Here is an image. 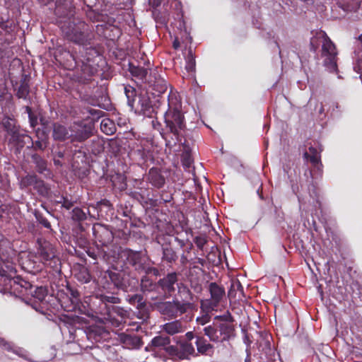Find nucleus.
Listing matches in <instances>:
<instances>
[{
  "label": "nucleus",
  "instance_id": "79ce46f5",
  "mask_svg": "<svg viewBox=\"0 0 362 362\" xmlns=\"http://www.w3.org/2000/svg\"><path fill=\"white\" fill-rule=\"evenodd\" d=\"M170 339L169 337L164 336H157L153 338L151 340V345L155 347H163L165 350V348L170 345Z\"/></svg>",
  "mask_w": 362,
  "mask_h": 362
},
{
  "label": "nucleus",
  "instance_id": "864d4df0",
  "mask_svg": "<svg viewBox=\"0 0 362 362\" xmlns=\"http://www.w3.org/2000/svg\"><path fill=\"white\" fill-rule=\"evenodd\" d=\"M194 242L200 250H203L204 246L207 243L206 237L204 235L197 236L194 239Z\"/></svg>",
  "mask_w": 362,
  "mask_h": 362
},
{
  "label": "nucleus",
  "instance_id": "cd10ccee",
  "mask_svg": "<svg viewBox=\"0 0 362 362\" xmlns=\"http://www.w3.org/2000/svg\"><path fill=\"white\" fill-rule=\"evenodd\" d=\"M185 327L180 320H173L163 325V331L168 334L174 335L185 332Z\"/></svg>",
  "mask_w": 362,
  "mask_h": 362
},
{
  "label": "nucleus",
  "instance_id": "f03ea898",
  "mask_svg": "<svg viewBox=\"0 0 362 362\" xmlns=\"http://www.w3.org/2000/svg\"><path fill=\"white\" fill-rule=\"evenodd\" d=\"M232 316L228 315L216 316L214 321L205 326L203 329L204 336L208 337L207 340L203 335H197L195 345L197 347V356H211L214 353L213 343H222L229 341L235 336V327L233 323Z\"/></svg>",
  "mask_w": 362,
  "mask_h": 362
},
{
  "label": "nucleus",
  "instance_id": "4468645a",
  "mask_svg": "<svg viewBox=\"0 0 362 362\" xmlns=\"http://www.w3.org/2000/svg\"><path fill=\"white\" fill-rule=\"evenodd\" d=\"M92 230L95 241L98 242L102 247L110 245L113 241L114 235L108 226L101 223H95Z\"/></svg>",
  "mask_w": 362,
  "mask_h": 362
},
{
  "label": "nucleus",
  "instance_id": "5fc2aeb1",
  "mask_svg": "<svg viewBox=\"0 0 362 362\" xmlns=\"http://www.w3.org/2000/svg\"><path fill=\"white\" fill-rule=\"evenodd\" d=\"M61 200L62 207L66 209H70L74 206V202L66 197L61 196Z\"/></svg>",
  "mask_w": 362,
  "mask_h": 362
},
{
  "label": "nucleus",
  "instance_id": "7c9ffc66",
  "mask_svg": "<svg viewBox=\"0 0 362 362\" xmlns=\"http://www.w3.org/2000/svg\"><path fill=\"white\" fill-rule=\"evenodd\" d=\"M303 156L307 162L310 161L315 168H319V165H322L320 153L315 147L310 146L308 151H305Z\"/></svg>",
  "mask_w": 362,
  "mask_h": 362
},
{
  "label": "nucleus",
  "instance_id": "58836bf2",
  "mask_svg": "<svg viewBox=\"0 0 362 362\" xmlns=\"http://www.w3.org/2000/svg\"><path fill=\"white\" fill-rule=\"evenodd\" d=\"M38 178L39 177L35 174H28L23 177L20 181L21 188L25 189L30 187H34Z\"/></svg>",
  "mask_w": 362,
  "mask_h": 362
},
{
  "label": "nucleus",
  "instance_id": "37998d69",
  "mask_svg": "<svg viewBox=\"0 0 362 362\" xmlns=\"http://www.w3.org/2000/svg\"><path fill=\"white\" fill-rule=\"evenodd\" d=\"M33 214L37 220V221L42 225L45 228L49 231H52V225L49 221L47 217L44 216L42 213L39 211L38 210H35Z\"/></svg>",
  "mask_w": 362,
  "mask_h": 362
},
{
  "label": "nucleus",
  "instance_id": "8fccbe9b",
  "mask_svg": "<svg viewBox=\"0 0 362 362\" xmlns=\"http://www.w3.org/2000/svg\"><path fill=\"white\" fill-rule=\"evenodd\" d=\"M201 312L202 313V316L197 317L196 322L198 325L204 326L210 322V320H211V316L209 315L210 312H206V311L202 310H201Z\"/></svg>",
  "mask_w": 362,
  "mask_h": 362
},
{
  "label": "nucleus",
  "instance_id": "c85d7f7f",
  "mask_svg": "<svg viewBox=\"0 0 362 362\" xmlns=\"http://www.w3.org/2000/svg\"><path fill=\"white\" fill-rule=\"evenodd\" d=\"M129 71L132 76L136 78V80L139 81L141 83L147 82V69L139 66H135L132 63H129Z\"/></svg>",
  "mask_w": 362,
  "mask_h": 362
},
{
  "label": "nucleus",
  "instance_id": "f704fd0d",
  "mask_svg": "<svg viewBox=\"0 0 362 362\" xmlns=\"http://www.w3.org/2000/svg\"><path fill=\"white\" fill-rule=\"evenodd\" d=\"M97 54V50L91 45L83 47L79 51V54L75 59H84L86 62H92L93 58Z\"/></svg>",
  "mask_w": 362,
  "mask_h": 362
},
{
  "label": "nucleus",
  "instance_id": "a19ab883",
  "mask_svg": "<svg viewBox=\"0 0 362 362\" xmlns=\"http://www.w3.org/2000/svg\"><path fill=\"white\" fill-rule=\"evenodd\" d=\"M87 213H88L89 216L91 217L88 209H87V212H86L83 209L79 207H75L71 211V218L74 221L81 223V221L87 219Z\"/></svg>",
  "mask_w": 362,
  "mask_h": 362
},
{
  "label": "nucleus",
  "instance_id": "72a5a7b5",
  "mask_svg": "<svg viewBox=\"0 0 362 362\" xmlns=\"http://www.w3.org/2000/svg\"><path fill=\"white\" fill-rule=\"evenodd\" d=\"M148 179L150 183L157 188H161L165 182L164 177L153 168L150 170Z\"/></svg>",
  "mask_w": 362,
  "mask_h": 362
},
{
  "label": "nucleus",
  "instance_id": "a878e982",
  "mask_svg": "<svg viewBox=\"0 0 362 362\" xmlns=\"http://www.w3.org/2000/svg\"><path fill=\"white\" fill-rule=\"evenodd\" d=\"M52 129V137L54 141H64L70 139V132L65 126L56 122L53 124Z\"/></svg>",
  "mask_w": 362,
  "mask_h": 362
},
{
  "label": "nucleus",
  "instance_id": "774afa93",
  "mask_svg": "<svg viewBox=\"0 0 362 362\" xmlns=\"http://www.w3.org/2000/svg\"><path fill=\"white\" fill-rule=\"evenodd\" d=\"M81 275L82 276H81L82 281H83L85 283H87L89 281L90 275L88 274V272L81 273Z\"/></svg>",
  "mask_w": 362,
  "mask_h": 362
},
{
  "label": "nucleus",
  "instance_id": "20e7f679",
  "mask_svg": "<svg viewBox=\"0 0 362 362\" xmlns=\"http://www.w3.org/2000/svg\"><path fill=\"white\" fill-rule=\"evenodd\" d=\"M317 40H321L322 45V57L324 58V65L331 72L335 71L337 69V52L335 45L332 42L330 38L327 36L325 32L320 30L317 33L316 36L310 40V49L314 52L317 48V45H315Z\"/></svg>",
  "mask_w": 362,
  "mask_h": 362
},
{
  "label": "nucleus",
  "instance_id": "dca6fc26",
  "mask_svg": "<svg viewBox=\"0 0 362 362\" xmlns=\"http://www.w3.org/2000/svg\"><path fill=\"white\" fill-rule=\"evenodd\" d=\"M126 300L130 305L136 306L141 319L146 320L148 318L147 303L143 293L128 294Z\"/></svg>",
  "mask_w": 362,
  "mask_h": 362
},
{
  "label": "nucleus",
  "instance_id": "6ab92c4d",
  "mask_svg": "<svg viewBox=\"0 0 362 362\" xmlns=\"http://www.w3.org/2000/svg\"><path fill=\"white\" fill-rule=\"evenodd\" d=\"M123 250L118 245L110 244L99 250V256L105 262H116L119 257H122V251Z\"/></svg>",
  "mask_w": 362,
  "mask_h": 362
},
{
  "label": "nucleus",
  "instance_id": "338daca9",
  "mask_svg": "<svg viewBox=\"0 0 362 362\" xmlns=\"http://www.w3.org/2000/svg\"><path fill=\"white\" fill-rule=\"evenodd\" d=\"M88 255L90 257H92L93 259L96 260L98 259V257H100L101 258L100 256H99V252H98V254H96L95 252L93 251H90L88 250Z\"/></svg>",
  "mask_w": 362,
  "mask_h": 362
},
{
  "label": "nucleus",
  "instance_id": "0e129e2a",
  "mask_svg": "<svg viewBox=\"0 0 362 362\" xmlns=\"http://www.w3.org/2000/svg\"><path fill=\"white\" fill-rule=\"evenodd\" d=\"M175 240L178 243V245L180 246V247H184L187 245V240L180 239L177 237L175 238Z\"/></svg>",
  "mask_w": 362,
  "mask_h": 362
},
{
  "label": "nucleus",
  "instance_id": "bf43d9fd",
  "mask_svg": "<svg viewBox=\"0 0 362 362\" xmlns=\"http://www.w3.org/2000/svg\"><path fill=\"white\" fill-rule=\"evenodd\" d=\"M182 163L185 167L189 168L192 163L191 156L188 154L185 155L183 157Z\"/></svg>",
  "mask_w": 362,
  "mask_h": 362
},
{
  "label": "nucleus",
  "instance_id": "e2e57ef3",
  "mask_svg": "<svg viewBox=\"0 0 362 362\" xmlns=\"http://www.w3.org/2000/svg\"><path fill=\"white\" fill-rule=\"evenodd\" d=\"M28 230L32 233H35L37 230L35 223H29L28 225Z\"/></svg>",
  "mask_w": 362,
  "mask_h": 362
},
{
  "label": "nucleus",
  "instance_id": "5701e85b",
  "mask_svg": "<svg viewBox=\"0 0 362 362\" xmlns=\"http://www.w3.org/2000/svg\"><path fill=\"white\" fill-rule=\"evenodd\" d=\"M0 348L8 352H12L19 357L27 359L28 352L26 350L23 348L17 346L13 342L9 341L1 337H0Z\"/></svg>",
  "mask_w": 362,
  "mask_h": 362
},
{
  "label": "nucleus",
  "instance_id": "423d86ee",
  "mask_svg": "<svg viewBox=\"0 0 362 362\" xmlns=\"http://www.w3.org/2000/svg\"><path fill=\"white\" fill-rule=\"evenodd\" d=\"M28 286L25 279L18 276L13 277L4 269H0V292L18 297L19 293L25 291Z\"/></svg>",
  "mask_w": 362,
  "mask_h": 362
},
{
  "label": "nucleus",
  "instance_id": "f3484780",
  "mask_svg": "<svg viewBox=\"0 0 362 362\" xmlns=\"http://www.w3.org/2000/svg\"><path fill=\"white\" fill-rule=\"evenodd\" d=\"M29 286H26L25 291L19 293L18 297L22 298L26 303L30 300L32 298H36L40 301L43 300L47 294V290L42 286H35L27 281Z\"/></svg>",
  "mask_w": 362,
  "mask_h": 362
},
{
  "label": "nucleus",
  "instance_id": "ea45409f",
  "mask_svg": "<svg viewBox=\"0 0 362 362\" xmlns=\"http://www.w3.org/2000/svg\"><path fill=\"white\" fill-rule=\"evenodd\" d=\"M100 129L107 135H112L116 131V127L111 119H103L100 123Z\"/></svg>",
  "mask_w": 362,
  "mask_h": 362
},
{
  "label": "nucleus",
  "instance_id": "c9c22d12",
  "mask_svg": "<svg viewBox=\"0 0 362 362\" xmlns=\"http://www.w3.org/2000/svg\"><path fill=\"white\" fill-rule=\"evenodd\" d=\"M67 290L69 293L70 300L74 308H80V306L82 304L81 292L77 288L69 286H67Z\"/></svg>",
  "mask_w": 362,
  "mask_h": 362
},
{
  "label": "nucleus",
  "instance_id": "e433bc0d",
  "mask_svg": "<svg viewBox=\"0 0 362 362\" xmlns=\"http://www.w3.org/2000/svg\"><path fill=\"white\" fill-rule=\"evenodd\" d=\"M337 4L344 11L355 10L359 7L358 0H337Z\"/></svg>",
  "mask_w": 362,
  "mask_h": 362
},
{
  "label": "nucleus",
  "instance_id": "49530a36",
  "mask_svg": "<svg viewBox=\"0 0 362 362\" xmlns=\"http://www.w3.org/2000/svg\"><path fill=\"white\" fill-rule=\"evenodd\" d=\"M24 135H25V131L23 130L14 139H8V142L10 144H12L16 148V149L18 151H20L23 148Z\"/></svg>",
  "mask_w": 362,
  "mask_h": 362
},
{
  "label": "nucleus",
  "instance_id": "b1692460",
  "mask_svg": "<svg viewBox=\"0 0 362 362\" xmlns=\"http://www.w3.org/2000/svg\"><path fill=\"white\" fill-rule=\"evenodd\" d=\"M162 259L168 263L175 262L178 258L177 253L171 246L170 241L168 238H164V243L161 245Z\"/></svg>",
  "mask_w": 362,
  "mask_h": 362
},
{
  "label": "nucleus",
  "instance_id": "603ef678",
  "mask_svg": "<svg viewBox=\"0 0 362 362\" xmlns=\"http://www.w3.org/2000/svg\"><path fill=\"white\" fill-rule=\"evenodd\" d=\"M90 18L94 21L98 22H107V23H111L113 22L111 18H110L107 15H103L102 13H94L93 17L90 16Z\"/></svg>",
  "mask_w": 362,
  "mask_h": 362
},
{
  "label": "nucleus",
  "instance_id": "3c124183",
  "mask_svg": "<svg viewBox=\"0 0 362 362\" xmlns=\"http://www.w3.org/2000/svg\"><path fill=\"white\" fill-rule=\"evenodd\" d=\"M14 23L12 21L7 20L0 22V28L6 33H11L14 30Z\"/></svg>",
  "mask_w": 362,
  "mask_h": 362
},
{
  "label": "nucleus",
  "instance_id": "13d9d810",
  "mask_svg": "<svg viewBox=\"0 0 362 362\" xmlns=\"http://www.w3.org/2000/svg\"><path fill=\"white\" fill-rule=\"evenodd\" d=\"M197 335H200L199 334H194V332L192 331H189V332H187L185 337V340H182V341H189L191 342V341L193 339H195L197 340Z\"/></svg>",
  "mask_w": 362,
  "mask_h": 362
},
{
  "label": "nucleus",
  "instance_id": "2f4dec72",
  "mask_svg": "<svg viewBox=\"0 0 362 362\" xmlns=\"http://www.w3.org/2000/svg\"><path fill=\"white\" fill-rule=\"evenodd\" d=\"M147 82L149 84V87L156 91L158 95L164 93L167 90V82L160 76H155L153 80L147 81Z\"/></svg>",
  "mask_w": 362,
  "mask_h": 362
},
{
  "label": "nucleus",
  "instance_id": "9b49d317",
  "mask_svg": "<svg viewBox=\"0 0 362 362\" xmlns=\"http://www.w3.org/2000/svg\"><path fill=\"white\" fill-rule=\"evenodd\" d=\"M30 80L31 76L30 74H26L24 72L21 74L19 80L11 79L15 95L18 99L27 100L30 99Z\"/></svg>",
  "mask_w": 362,
  "mask_h": 362
},
{
  "label": "nucleus",
  "instance_id": "0eeeda50",
  "mask_svg": "<svg viewBox=\"0 0 362 362\" xmlns=\"http://www.w3.org/2000/svg\"><path fill=\"white\" fill-rule=\"evenodd\" d=\"M95 298L99 301V306L96 312L103 316L105 320H110L112 312L120 315H123L124 310L114 305L121 303V299L119 297L113 295L98 294Z\"/></svg>",
  "mask_w": 362,
  "mask_h": 362
},
{
  "label": "nucleus",
  "instance_id": "4be33fe9",
  "mask_svg": "<svg viewBox=\"0 0 362 362\" xmlns=\"http://www.w3.org/2000/svg\"><path fill=\"white\" fill-rule=\"evenodd\" d=\"M31 159L38 173L43 175L45 178L51 179L53 175L47 168V161L45 159L37 153L32 154Z\"/></svg>",
  "mask_w": 362,
  "mask_h": 362
},
{
  "label": "nucleus",
  "instance_id": "4d7b16f0",
  "mask_svg": "<svg viewBox=\"0 0 362 362\" xmlns=\"http://www.w3.org/2000/svg\"><path fill=\"white\" fill-rule=\"evenodd\" d=\"M88 112L90 115H92L93 117H96L98 119L100 118L104 115V112L99 110H95L93 108H89Z\"/></svg>",
  "mask_w": 362,
  "mask_h": 362
},
{
  "label": "nucleus",
  "instance_id": "9d476101",
  "mask_svg": "<svg viewBox=\"0 0 362 362\" xmlns=\"http://www.w3.org/2000/svg\"><path fill=\"white\" fill-rule=\"evenodd\" d=\"M209 291L211 298L202 300L200 309L206 312H211L216 310L221 300L225 296V289L216 282H211L209 285Z\"/></svg>",
  "mask_w": 362,
  "mask_h": 362
},
{
  "label": "nucleus",
  "instance_id": "a18cd8bd",
  "mask_svg": "<svg viewBox=\"0 0 362 362\" xmlns=\"http://www.w3.org/2000/svg\"><path fill=\"white\" fill-rule=\"evenodd\" d=\"M238 291L240 293L243 292V288L240 282L237 279L231 281L230 287L228 292V297L230 298H235Z\"/></svg>",
  "mask_w": 362,
  "mask_h": 362
},
{
  "label": "nucleus",
  "instance_id": "473e14b6",
  "mask_svg": "<svg viewBox=\"0 0 362 362\" xmlns=\"http://www.w3.org/2000/svg\"><path fill=\"white\" fill-rule=\"evenodd\" d=\"M158 288V281L154 282L147 275L143 276L141 277L140 282V289L143 294L156 291Z\"/></svg>",
  "mask_w": 362,
  "mask_h": 362
},
{
  "label": "nucleus",
  "instance_id": "de8ad7c7",
  "mask_svg": "<svg viewBox=\"0 0 362 362\" xmlns=\"http://www.w3.org/2000/svg\"><path fill=\"white\" fill-rule=\"evenodd\" d=\"M25 112L28 115L29 123L32 128H35V127L38 124V116L35 114L30 107L25 106Z\"/></svg>",
  "mask_w": 362,
  "mask_h": 362
},
{
  "label": "nucleus",
  "instance_id": "09e8293b",
  "mask_svg": "<svg viewBox=\"0 0 362 362\" xmlns=\"http://www.w3.org/2000/svg\"><path fill=\"white\" fill-rule=\"evenodd\" d=\"M107 335V332L101 327H93L89 333L90 337H93L95 340H100L103 335Z\"/></svg>",
  "mask_w": 362,
  "mask_h": 362
},
{
  "label": "nucleus",
  "instance_id": "69168bd1",
  "mask_svg": "<svg viewBox=\"0 0 362 362\" xmlns=\"http://www.w3.org/2000/svg\"><path fill=\"white\" fill-rule=\"evenodd\" d=\"M39 119L40 124L42 125L43 127H46L48 125L49 120L46 119L45 117L40 116Z\"/></svg>",
  "mask_w": 362,
  "mask_h": 362
},
{
  "label": "nucleus",
  "instance_id": "1a4fd4ad",
  "mask_svg": "<svg viewBox=\"0 0 362 362\" xmlns=\"http://www.w3.org/2000/svg\"><path fill=\"white\" fill-rule=\"evenodd\" d=\"M165 352L174 360H189L196 356V350L192 342L179 341L177 345L168 346Z\"/></svg>",
  "mask_w": 362,
  "mask_h": 362
},
{
  "label": "nucleus",
  "instance_id": "f8f14e48",
  "mask_svg": "<svg viewBox=\"0 0 362 362\" xmlns=\"http://www.w3.org/2000/svg\"><path fill=\"white\" fill-rule=\"evenodd\" d=\"M107 277L114 286L123 291L129 292L134 291V286L132 283H135V279H130L123 272H114L107 270L106 272Z\"/></svg>",
  "mask_w": 362,
  "mask_h": 362
},
{
  "label": "nucleus",
  "instance_id": "412c9836",
  "mask_svg": "<svg viewBox=\"0 0 362 362\" xmlns=\"http://www.w3.org/2000/svg\"><path fill=\"white\" fill-rule=\"evenodd\" d=\"M0 126L4 128L7 135L9 136V139H14L23 131L20 126L18 125L16 119L8 117L2 119Z\"/></svg>",
  "mask_w": 362,
  "mask_h": 362
},
{
  "label": "nucleus",
  "instance_id": "393cba45",
  "mask_svg": "<svg viewBox=\"0 0 362 362\" xmlns=\"http://www.w3.org/2000/svg\"><path fill=\"white\" fill-rule=\"evenodd\" d=\"M155 109L152 105L151 100L147 92L141 93V103L138 114L152 117Z\"/></svg>",
  "mask_w": 362,
  "mask_h": 362
},
{
  "label": "nucleus",
  "instance_id": "6e6d98bb",
  "mask_svg": "<svg viewBox=\"0 0 362 362\" xmlns=\"http://www.w3.org/2000/svg\"><path fill=\"white\" fill-rule=\"evenodd\" d=\"M265 349H267L266 351V354H267L269 356V359H272V358L275 356V350L271 347V344L269 343V341H266L265 342Z\"/></svg>",
  "mask_w": 362,
  "mask_h": 362
},
{
  "label": "nucleus",
  "instance_id": "bb28decb",
  "mask_svg": "<svg viewBox=\"0 0 362 362\" xmlns=\"http://www.w3.org/2000/svg\"><path fill=\"white\" fill-rule=\"evenodd\" d=\"M120 340L127 349H139L142 344L141 338L136 335L122 334L120 335Z\"/></svg>",
  "mask_w": 362,
  "mask_h": 362
},
{
  "label": "nucleus",
  "instance_id": "7ed1b4c3",
  "mask_svg": "<svg viewBox=\"0 0 362 362\" xmlns=\"http://www.w3.org/2000/svg\"><path fill=\"white\" fill-rule=\"evenodd\" d=\"M74 7L71 0H64L61 5L57 2L55 13L59 17L66 18L59 22V27L63 37L67 40L80 46L84 47L92 45L93 34L89 26L84 21L74 17Z\"/></svg>",
  "mask_w": 362,
  "mask_h": 362
},
{
  "label": "nucleus",
  "instance_id": "6e6552de",
  "mask_svg": "<svg viewBox=\"0 0 362 362\" xmlns=\"http://www.w3.org/2000/svg\"><path fill=\"white\" fill-rule=\"evenodd\" d=\"M37 257L44 264L52 268L55 267L58 264L59 259L57 255V251L53 245L42 238L37 239Z\"/></svg>",
  "mask_w": 362,
  "mask_h": 362
},
{
  "label": "nucleus",
  "instance_id": "680f3d73",
  "mask_svg": "<svg viewBox=\"0 0 362 362\" xmlns=\"http://www.w3.org/2000/svg\"><path fill=\"white\" fill-rule=\"evenodd\" d=\"M31 146L33 145V140L31 136L28 135L25 132L24 139H23V147L25 146Z\"/></svg>",
  "mask_w": 362,
  "mask_h": 362
},
{
  "label": "nucleus",
  "instance_id": "ddd939ff",
  "mask_svg": "<svg viewBox=\"0 0 362 362\" xmlns=\"http://www.w3.org/2000/svg\"><path fill=\"white\" fill-rule=\"evenodd\" d=\"M122 258L126 264L132 266L134 270L139 272L144 269L145 257L141 252L125 248L122 251Z\"/></svg>",
  "mask_w": 362,
  "mask_h": 362
},
{
  "label": "nucleus",
  "instance_id": "c756f323",
  "mask_svg": "<svg viewBox=\"0 0 362 362\" xmlns=\"http://www.w3.org/2000/svg\"><path fill=\"white\" fill-rule=\"evenodd\" d=\"M36 135L38 140L33 141V145L27 146L28 148H32L34 151H45L47 147V134L45 131L40 132V129H36Z\"/></svg>",
  "mask_w": 362,
  "mask_h": 362
},
{
  "label": "nucleus",
  "instance_id": "a211bd4d",
  "mask_svg": "<svg viewBox=\"0 0 362 362\" xmlns=\"http://www.w3.org/2000/svg\"><path fill=\"white\" fill-rule=\"evenodd\" d=\"M75 62V65L81 70L80 81L83 83L90 81V77L93 76L96 72L97 69L91 64V62H86L84 59H75V57L71 55Z\"/></svg>",
  "mask_w": 362,
  "mask_h": 362
},
{
  "label": "nucleus",
  "instance_id": "c03bdc74",
  "mask_svg": "<svg viewBox=\"0 0 362 362\" xmlns=\"http://www.w3.org/2000/svg\"><path fill=\"white\" fill-rule=\"evenodd\" d=\"M185 59H186L185 69L189 73L194 72L195 67H196L195 56L193 54L192 50L191 49H189L188 54H187Z\"/></svg>",
  "mask_w": 362,
  "mask_h": 362
},
{
  "label": "nucleus",
  "instance_id": "052dcab7",
  "mask_svg": "<svg viewBox=\"0 0 362 362\" xmlns=\"http://www.w3.org/2000/svg\"><path fill=\"white\" fill-rule=\"evenodd\" d=\"M76 235L77 238H78L82 243L86 244L87 243V233H81L75 231Z\"/></svg>",
  "mask_w": 362,
  "mask_h": 362
},
{
  "label": "nucleus",
  "instance_id": "aec40b11",
  "mask_svg": "<svg viewBox=\"0 0 362 362\" xmlns=\"http://www.w3.org/2000/svg\"><path fill=\"white\" fill-rule=\"evenodd\" d=\"M124 93L127 98L128 105L138 114L141 103V93L137 95L136 89L131 86L124 87Z\"/></svg>",
  "mask_w": 362,
  "mask_h": 362
},
{
  "label": "nucleus",
  "instance_id": "4c0bfd02",
  "mask_svg": "<svg viewBox=\"0 0 362 362\" xmlns=\"http://www.w3.org/2000/svg\"><path fill=\"white\" fill-rule=\"evenodd\" d=\"M34 189L42 197H47L49 195V193H50L49 186L40 178H38L37 182H35Z\"/></svg>",
  "mask_w": 362,
  "mask_h": 362
},
{
  "label": "nucleus",
  "instance_id": "2eb2a0df",
  "mask_svg": "<svg viewBox=\"0 0 362 362\" xmlns=\"http://www.w3.org/2000/svg\"><path fill=\"white\" fill-rule=\"evenodd\" d=\"M70 132L72 142H83L93 135V128L87 124H75L71 127Z\"/></svg>",
  "mask_w": 362,
  "mask_h": 362
},
{
  "label": "nucleus",
  "instance_id": "39448f33",
  "mask_svg": "<svg viewBox=\"0 0 362 362\" xmlns=\"http://www.w3.org/2000/svg\"><path fill=\"white\" fill-rule=\"evenodd\" d=\"M165 123L168 132L173 134L174 144L182 141L186 129L185 117L177 108H169L165 114Z\"/></svg>",
  "mask_w": 362,
  "mask_h": 362
},
{
  "label": "nucleus",
  "instance_id": "f257e3e1",
  "mask_svg": "<svg viewBox=\"0 0 362 362\" xmlns=\"http://www.w3.org/2000/svg\"><path fill=\"white\" fill-rule=\"evenodd\" d=\"M178 276L177 272H173L160 279L158 285L164 293L163 298L151 297L153 309L170 319L197 310L195 296L186 284H178Z\"/></svg>",
  "mask_w": 362,
  "mask_h": 362
}]
</instances>
